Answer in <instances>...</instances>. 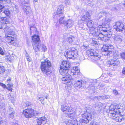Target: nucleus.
<instances>
[{
  "mask_svg": "<svg viewBox=\"0 0 125 125\" xmlns=\"http://www.w3.org/2000/svg\"><path fill=\"white\" fill-rule=\"evenodd\" d=\"M121 107L119 104L111 105L109 108V116L117 122H121L124 120V116L120 114L119 109Z\"/></svg>",
  "mask_w": 125,
  "mask_h": 125,
  "instance_id": "obj_1",
  "label": "nucleus"
},
{
  "mask_svg": "<svg viewBox=\"0 0 125 125\" xmlns=\"http://www.w3.org/2000/svg\"><path fill=\"white\" fill-rule=\"evenodd\" d=\"M87 23V26L90 28V31L91 33L93 35H95L97 33H98L100 31L99 30L100 29H102V30H103L104 31H109L110 30V27L108 24L102 26L99 25L98 27L94 28V27H93L94 24V22L92 20H89L88 21Z\"/></svg>",
  "mask_w": 125,
  "mask_h": 125,
  "instance_id": "obj_2",
  "label": "nucleus"
},
{
  "mask_svg": "<svg viewBox=\"0 0 125 125\" xmlns=\"http://www.w3.org/2000/svg\"><path fill=\"white\" fill-rule=\"evenodd\" d=\"M51 66L50 61L46 59H44L43 61L41 62V69L45 75H48L51 73V71L49 69Z\"/></svg>",
  "mask_w": 125,
  "mask_h": 125,
  "instance_id": "obj_3",
  "label": "nucleus"
},
{
  "mask_svg": "<svg viewBox=\"0 0 125 125\" xmlns=\"http://www.w3.org/2000/svg\"><path fill=\"white\" fill-rule=\"evenodd\" d=\"M82 115L83 118L80 120V122L81 123H88L89 120L93 118L94 116V114L92 112L89 113L87 111L84 114H82Z\"/></svg>",
  "mask_w": 125,
  "mask_h": 125,
  "instance_id": "obj_4",
  "label": "nucleus"
},
{
  "mask_svg": "<svg viewBox=\"0 0 125 125\" xmlns=\"http://www.w3.org/2000/svg\"><path fill=\"white\" fill-rule=\"evenodd\" d=\"M110 28H111V27ZM102 29H100L99 30L100 31L98 32V33H96L94 35L96 36L99 39L105 42L108 41L110 39L111 35L110 34L109 35L105 34L104 35L102 33H101L100 31H103L104 32H107L108 33V32H110L111 31V28L110 31H104L103 30H101Z\"/></svg>",
  "mask_w": 125,
  "mask_h": 125,
  "instance_id": "obj_5",
  "label": "nucleus"
},
{
  "mask_svg": "<svg viewBox=\"0 0 125 125\" xmlns=\"http://www.w3.org/2000/svg\"><path fill=\"white\" fill-rule=\"evenodd\" d=\"M77 51L74 48H72L68 50L64 53L65 56L67 58L71 59L73 57L76 58L78 54Z\"/></svg>",
  "mask_w": 125,
  "mask_h": 125,
  "instance_id": "obj_6",
  "label": "nucleus"
},
{
  "mask_svg": "<svg viewBox=\"0 0 125 125\" xmlns=\"http://www.w3.org/2000/svg\"><path fill=\"white\" fill-rule=\"evenodd\" d=\"M86 53L88 56L91 58V60L92 61L98 60L99 59L98 56V53L95 52L93 49L89 50L87 51Z\"/></svg>",
  "mask_w": 125,
  "mask_h": 125,
  "instance_id": "obj_7",
  "label": "nucleus"
},
{
  "mask_svg": "<svg viewBox=\"0 0 125 125\" xmlns=\"http://www.w3.org/2000/svg\"><path fill=\"white\" fill-rule=\"evenodd\" d=\"M32 40L33 49L35 52H37L39 50L37 45L39 44L38 42L40 40L39 37L37 35H34L32 36Z\"/></svg>",
  "mask_w": 125,
  "mask_h": 125,
  "instance_id": "obj_8",
  "label": "nucleus"
},
{
  "mask_svg": "<svg viewBox=\"0 0 125 125\" xmlns=\"http://www.w3.org/2000/svg\"><path fill=\"white\" fill-rule=\"evenodd\" d=\"M29 0H24L22 4L23 11L26 14L31 13L32 11L29 6Z\"/></svg>",
  "mask_w": 125,
  "mask_h": 125,
  "instance_id": "obj_9",
  "label": "nucleus"
},
{
  "mask_svg": "<svg viewBox=\"0 0 125 125\" xmlns=\"http://www.w3.org/2000/svg\"><path fill=\"white\" fill-rule=\"evenodd\" d=\"M15 36L14 32L13 31H10L9 30L6 33L5 37L7 38L8 42L13 43L14 42V40Z\"/></svg>",
  "mask_w": 125,
  "mask_h": 125,
  "instance_id": "obj_10",
  "label": "nucleus"
},
{
  "mask_svg": "<svg viewBox=\"0 0 125 125\" xmlns=\"http://www.w3.org/2000/svg\"><path fill=\"white\" fill-rule=\"evenodd\" d=\"M113 48V45H109L107 44L104 45L102 49L105 52L104 55L107 56L110 55V54L112 53V51Z\"/></svg>",
  "mask_w": 125,
  "mask_h": 125,
  "instance_id": "obj_11",
  "label": "nucleus"
},
{
  "mask_svg": "<svg viewBox=\"0 0 125 125\" xmlns=\"http://www.w3.org/2000/svg\"><path fill=\"white\" fill-rule=\"evenodd\" d=\"M9 20L6 17H0V29L5 28V30H7L9 28L5 27L6 24L9 23Z\"/></svg>",
  "mask_w": 125,
  "mask_h": 125,
  "instance_id": "obj_12",
  "label": "nucleus"
},
{
  "mask_svg": "<svg viewBox=\"0 0 125 125\" xmlns=\"http://www.w3.org/2000/svg\"><path fill=\"white\" fill-rule=\"evenodd\" d=\"M73 80V78L70 74L66 75L63 76L62 78V82L63 83L67 84L68 83H70V86L71 87L73 85L71 82Z\"/></svg>",
  "mask_w": 125,
  "mask_h": 125,
  "instance_id": "obj_13",
  "label": "nucleus"
},
{
  "mask_svg": "<svg viewBox=\"0 0 125 125\" xmlns=\"http://www.w3.org/2000/svg\"><path fill=\"white\" fill-rule=\"evenodd\" d=\"M23 113L26 117L31 118L34 115V110L32 109H27L23 111Z\"/></svg>",
  "mask_w": 125,
  "mask_h": 125,
  "instance_id": "obj_14",
  "label": "nucleus"
},
{
  "mask_svg": "<svg viewBox=\"0 0 125 125\" xmlns=\"http://www.w3.org/2000/svg\"><path fill=\"white\" fill-rule=\"evenodd\" d=\"M114 27L118 31H121L125 29L124 24L123 23L120 22H116L115 25H114Z\"/></svg>",
  "mask_w": 125,
  "mask_h": 125,
  "instance_id": "obj_15",
  "label": "nucleus"
},
{
  "mask_svg": "<svg viewBox=\"0 0 125 125\" xmlns=\"http://www.w3.org/2000/svg\"><path fill=\"white\" fill-rule=\"evenodd\" d=\"M60 125H78V123L75 120L67 119L61 123Z\"/></svg>",
  "mask_w": 125,
  "mask_h": 125,
  "instance_id": "obj_16",
  "label": "nucleus"
},
{
  "mask_svg": "<svg viewBox=\"0 0 125 125\" xmlns=\"http://www.w3.org/2000/svg\"><path fill=\"white\" fill-rule=\"evenodd\" d=\"M61 109L62 111L66 114L72 111L73 110L72 108L71 107L66 105H61Z\"/></svg>",
  "mask_w": 125,
  "mask_h": 125,
  "instance_id": "obj_17",
  "label": "nucleus"
},
{
  "mask_svg": "<svg viewBox=\"0 0 125 125\" xmlns=\"http://www.w3.org/2000/svg\"><path fill=\"white\" fill-rule=\"evenodd\" d=\"M113 39L114 40L115 42L117 43H120L122 40L123 37L122 36L118 35H115L113 37Z\"/></svg>",
  "mask_w": 125,
  "mask_h": 125,
  "instance_id": "obj_18",
  "label": "nucleus"
},
{
  "mask_svg": "<svg viewBox=\"0 0 125 125\" xmlns=\"http://www.w3.org/2000/svg\"><path fill=\"white\" fill-rule=\"evenodd\" d=\"M37 124L41 125L42 124H45L46 122V118L44 117H42L38 118L37 120Z\"/></svg>",
  "mask_w": 125,
  "mask_h": 125,
  "instance_id": "obj_19",
  "label": "nucleus"
},
{
  "mask_svg": "<svg viewBox=\"0 0 125 125\" xmlns=\"http://www.w3.org/2000/svg\"><path fill=\"white\" fill-rule=\"evenodd\" d=\"M76 115V113L75 112L73 111V110L71 112L69 113H67V114L66 115V116H68L71 118L73 119V120H75L77 121L75 118Z\"/></svg>",
  "mask_w": 125,
  "mask_h": 125,
  "instance_id": "obj_20",
  "label": "nucleus"
},
{
  "mask_svg": "<svg viewBox=\"0 0 125 125\" xmlns=\"http://www.w3.org/2000/svg\"><path fill=\"white\" fill-rule=\"evenodd\" d=\"M68 70L67 68H63L60 67L59 72L61 75L64 76L66 75L69 74L68 73Z\"/></svg>",
  "mask_w": 125,
  "mask_h": 125,
  "instance_id": "obj_21",
  "label": "nucleus"
},
{
  "mask_svg": "<svg viewBox=\"0 0 125 125\" xmlns=\"http://www.w3.org/2000/svg\"><path fill=\"white\" fill-rule=\"evenodd\" d=\"M90 16L89 12H87L86 14L84 15L82 18V21L85 22H87L90 20Z\"/></svg>",
  "mask_w": 125,
  "mask_h": 125,
  "instance_id": "obj_22",
  "label": "nucleus"
},
{
  "mask_svg": "<svg viewBox=\"0 0 125 125\" xmlns=\"http://www.w3.org/2000/svg\"><path fill=\"white\" fill-rule=\"evenodd\" d=\"M73 21L71 19H69L66 21L65 25L67 28L72 27L73 24Z\"/></svg>",
  "mask_w": 125,
  "mask_h": 125,
  "instance_id": "obj_23",
  "label": "nucleus"
},
{
  "mask_svg": "<svg viewBox=\"0 0 125 125\" xmlns=\"http://www.w3.org/2000/svg\"><path fill=\"white\" fill-rule=\"evenodd\" d=\"M70 64L69 62H67L66 61H63L60 67L67 68L68 69L70 67Z\"/></svg>",
  "mask_w": 125,
  "mask_h": 125,
  "instance_id": "obj_24",
  "label": "nucleus"
},
{
  "mask_svg": "<svg viewBox=\"0 0 125 125\" xmlns=\"http://www.w3.org/2000/svg\"><path fill=\"white\" fill-rule=\"evenodd\" d=\"M37 46L39 48V50L37 52L41 50L42 51L45 52L47 50V48L46 46L44 44H39L37 45Z\"/></svg>",
  "mask_w": 125,
  "mask_h": 125,
  "instance_id": "obj_25",
  "label": "nucleus"
},
{
  "mask_svg": "<svg viewBox=\"0 0 125 125\" xmlns=\"http://www.w3.org/2000/svg\"><path fill=\"white\" fill-rule=\"evenodd\" d=\"M82 81L78 80L76 81L74 84V86L75 88H80L81 87L82 85Z\"/></svg>",
  "mask_w": 125,
  "mask_h": 125,
  "instance_id": "obj_26",
  "label": "nucleus"
},
{
  "mask_svg": "<svg viewBox=\"0 0 125 125\" xmlns=\"http://www.w3.org/2000/svg\"><path fill=\"white\" fill-rule=\"evenodd\" d=\"M78 68V67L74 66L71 70V72L73 73V75H75L76 73L80 72V70Z\"/></svg>",
  "mask_w": 125,
  "mask_h": 125,
  "instance_id": "obj_27",
  "label": "nucleus"
},
{
  "mask_svg": "<svg viewBox=\"0 0 125 125\" xmlns=\"http://www.w3.org/2000/svg\"><path fill=\"white\" fill-rule=\"evenodd\" d=\"M118 62L116 60H110L108 62V64L109 65L115 66L117 64Z\"/></svg>",
  "mask_w": 125,
  "mask_h": 125,
  "instance_id": "obj_28",
  "label": "nucleus"
},
{
  "mask_svg": "<svg viewBox=\"0 0 125 125\" xmlns=\"http://www.w3.org/2000/svg\"><path fill=\"white\" fill-rule=\"evenodd\" d=\"M8 112H11V114H9V117L10 118H11L12 119H13L14 117L15 113L13 111V108H10Z\"/></svg>",
  "mask_w": 125,
  "mask_h": 125,
  "instance_id": "obj_29",
  "label": "nucleus"
},
{
  "mask_svg": "<svg viewBox=\"0 0 125 125\" xmlns=\"http://www.w3.org/2000/svg\"><path fill=\"white\" fill-rule=\"evenodd\" d=\"M103 24H107L109 23L111 21V20L108 18L107 17L104 18L103 19Z\"/></svg>",
  "mask_w": 125,
  "mask_h": 125,
  "instance_id": "obj_30",
  "label": "nucleus"
},
{
  "mask_svg": "<svg viewBox=\"0 0 125 125\" xmlns=\"http://www.w3.org/2000/svg\"><path fill=\"white\" fill-rule=\"evenodd\" d=\"M3 12L8 17H9L10 16V11L8 9L5 10Z\"/></svg>",
  "mask_w": 125,
  "mask_h": 125,
  "instance_id": "obj_31",
  "label": "nucleus"
},
{
  "mask_svg": "<svg viewBox=\"0 0 125 125\" xmlns=\"http://www.w3.org/2000/svg\"><path fill=\"white\" fill-rule=\"evenodd\" d=\"M59 22L60 24H64L65 25V23L66 22L65 21L64 17L61 18L59 19Z\"/></svg>",
  "mask_w": 125,
  "mask_h": 125,
  "instance_id": "obj_32",
  "label": "nucleus"
},
{
  "mask_svg": "<svg viewBox=\"0 0 125 125\" xmlns=\"http://www.w3.org/2000/svg\"><path fill=\"white\" fill-rule=\"evenodd\" d=\"M7 85L8 87L7 88V89L9 91H12V88L13 86V84H8Z\"/></svg>",
  "mask_w": 125,
  "mask_h": 125,
  "instance_id": "obj_33",
  "label": "nucleus"
},
{
  "mask_svg": "<svg viewBox=\"0 0 125 125\" xmlns=\"http://www.w3.org/2000/svg\"><path fill=\"white\" fill-rule=\"evenodd\" d=\"M6 121L3 120L0 117V125H6Z\"/></svg>",
  "mask_w": 125,
  "mask_h": 125,
  "instance_id": "obj_34",
  "label": "nucleus"
},
{
  "mask_svg": "<svg viewBox=\"0 0 125 125\" xmlns=\"http://www.w3.org/2000/svg\"><path fill=\"white\" fill-rule=\"evenodd\" d=\"M37 99L40 101L42 104H43L44 100V98L43 97H37Z\"/></svg>",
  "mask_w": 125,
  "mask_h": 125,
  "instance_id": "obj_35",
  "label": "nucleus"
},
{
  "mask_svg": "<svg viewBox=\"0 0 125 125\" xmlns=\"http://www.w3.org/2000/svg\"><path fill=\"white\" fill-rule=\"evenodd\" d=\"M5 108V105L4 104L0 102V110H4Z\"/></svg>",
  "mask_w": 125,
  "mask_h": 125,
  "instance_id": "obj_36",
  "label": "nucleus"
},
{
  "mask_svg": "<svg viewBox=\"0 0 125 125\" xmlns=\"http://www.w3.org/2000/svg\"><path fill=\"white\" fill-rule=\"evenodd\" d=\"M64 3L66 5H70L71 4L70 0H65L64 1Z\"/></svg>",
  "mask_w": 125,
  "mask_h": 125,
  "instance_id": "obj_37",
  "label": "nucleus"
},
{
  "mask_svg": "<svg viewBox=\"0 0 125 125\" xmlns=\"http://www.w3.org/2000/svg\"><path fill=\"white\" fill-rule=\"evenodd\" d=\"M5 70L4 67L1 66H0V73H2L4 72Z\"/></svg>",
  "mask_w": 125,
  "mask_h": 125,
  "instance_id": "obj_38",
  "label": "nucleus"
},
{
  "mask_svg": "<svg viewBox=\"0 0 125 125\" xmlns=\"http://www.w3.org/2000/svg\"><path fill=\"white\" fill-rule=\"evenodd\" d=\"M63 9V6L62 5H60L58 8V12H58L59 10H61L62 11V10Z\"/></svg>",
  "mask_w": 125,
  "mask_h": 125,
  "instance_id": "obj_39",
  "label": "nucleus"
},
{
  "mask_svg": "<svg viewBox=\"0 0 125 125\" xmlns=\"http://www.w3.org/2000/svg\"><path fill=\"white\" fill-rule=\"evenodd\" d=\"M12 7L13 8V10L16 11H17L18 8L17 5H15L14 4L12 5Z\"/></svg>",
  "mask_w": 125,
  "mask_h": 125,
  "instance_id": "obj_40",
  "label": "nucleus"
},
{
  "mask_svg": "<svg viewBox=\"0 0 125 125\" xmlns=\"http://www.w3.org/2000/svg\"><path fill=\"white\" fill-rule=\"evenodd\" d=\"M90 124V125H100L98 123L93 121H92Z\"/></svg>",
  "mask_w": 125,
  "mask_h": 125,
  "instance_id": "obj_41",
  "label": "nucleus"
},
{
  "mask_svg": "<svg viewBox=\"0 0 125 125\" xmlns=\"http://www.w3.org/2000/svg\"><path fill=\"white\" fill-rule=\"evenodd\" d=\"M106 95H104L102 96H98L96 97L97 98V99H100L101 98L102 99H105L106 98Z\"/></svg>",
  "mask_w": 125,
  "mask_h": 125,
  "instance_id": "obj_42",
  "label": "nucleus"
},
{
  "mask_svg": "<svg viewBox=\"0 0 125 125\" xmlns=\"http://www.w3.org/2000/svg\"><path fill=\"white\" fill-rule=\"evenodd\" d=\"M58 12H58V10L56 12V13L57 14V15L58 16H60L62 15V11L61 10H59Z\"/></svg>",
  "mask_w": 125,
  "mask_h": 125,
  "instance_id": "obj_43",
  "label": "nucleus"
},
{
  "mask_svg": "<svg viewBox=\"0 0 125 125\" xmlns=\"http://www.w3.org/2000/svg\"><path fill=\"white\" fill-rule=\"evenodd\" d=\"M121 58L124 59H125V53L124 52L120 54Z\"/></svg>",
  "mask_w": 125,
  "mask_h": 125,
  "instance_id": "obj_44",
  "label": "nucleus"
},
{
  "mask_svg": "<svg viewBox=\"0 0 125 125\" xmlns=\"http://www.w3.org/2000/svg\"><path fill=\"white\" fill-rule=\"evenodd\" d=\"M113 92L114 94L115 95H116L118 94V92L117 91L115 90H113Z\"/></svg>",
  "mask_w": 125,
  "mask_h": 125,
  "instance_id": "obj_45",
  "label": "nucleus"
},
{
  "mask_svg": "<svg viewBox=\"0 0 125 125\" xmlns=\"http://www.w3.org/2000/svg\"><path fill=\"white\" fill-rule=\"evenodd\" d=\"M0 85L1 86L4 88H6V86L5 84L0 82Z\"/></svg>",
  "mask_w": 125,
  "mask_h": 125,
  "instance_id": "obj_46",
  "label": "nucleus"
},
{
  "mask_svg": "<svg viewBox=\"0 0 125 125\" xmlns=\"http://www.w3.org/2000/svg\"><path fill=\"white\" fill-rule=\"evenodd\" d=\"M30 103L28 102H25V103L24 104V105L27 107H28V106H29V105H30Z\"/></svg>",
  "mask_w": 125,
  "mask_h": 125,
  "instance_id": "obj_47",
  "label": "nucleus"
},
{
  "mask_svg": "<svg viewBox=\"0 0 125 125\" xmlns=\"http://www.w3.org/2000/svg\"><path fill=\"white\" fill-rule=\"evenodd\" d=\"M26 58L27 60L29 62H30L31 61V58L29 56H26Z\"/></svg>",
  "mask_w": 125,
  "mask_h": 125,
  "instance_id": "obj_48",
  "label": "nucleus"
},
{
  "mask_svg": "<svg viewBox=\"0 0 125 125\" xmlns=\"http://www.w3.org/2000/svg\"><path fill=\"white\" fill-rule=\"evenodd\" d=\"M4 98H3V95L0 94V102L2 101V100H4Z\"/></svg>",
  "mask_w": 125,
  "mask_h": 125,
  "instance_id": "obj_49",
  "label": "nucleus"
},
{
  "mask_svg": "<svg viewBox=\"0 0 125 125\" xmlns=\"http://www.w3.org/2000/svg\"><path fill=\"white\" fill-rule=\"evenodd\" d=\"M0 53L2 55H3L4 52L1 48L0 47Z\"/></svg>",
  "mask_w": 125,
  "mask_h": 125,
  "instance_id": "obj_50",
  "label": "nucleus"
},
{
  "mask_svg": "<svg viewBox=\"0 0 125 125\" xmlns=\"http://www.w3.org/2000/svg\"><path fill=\"white\" fill-rule=\"evenodd\" d=\"M0 1H4L8 3H10V0H0Z\"/></svg>",
  "mask_w": 125,
  "mask_h": 125,
  "instance_id": "obj_51",
  "label": "nucleus"
},
{
  "mask_svg": "<svg viewBox=\"0 0 125 125\" xmlns=\"http://www.w3.org/2000/svg\"><path fill=\"white\" fill-rule=\"evenodd\" d=\"M105 12H101L100 13H99V15L100 16H103V15L104 14Z\"/></svg>",
  "mask_w": 125,
  "mask_h": 125,
  "instance_id": "obj_52",
  "label": "nucleus"
},
{
  "mask_svg": "<svg viewBox=\"0 0 125 125\" xmlns=\"http://www.w3.org/2000/svg\"><path fill=\"white\" fill-rule=\"evenodd\" d=\"M122 72L123 74H125V67L123 68Z\"/></svg>",
  "mask_w": 125,
  "mask_h": 125,
  "instance_id": "obj_53",
  "label": "nucleus"
},
{
  "mask_svg": "<svg viewBox=\"0 0 125 125\" xmlns=\"http://www.w3.org/2000/svg\"><path fill=\"white\" fill-rule=\"evenodd\" d=\"M68 39L70 42H73V39L72 38L70 37L68 38Z\"/></svg>",
  "mask_w": 125,
  "mask_h": 125,
  "instance_id": "obj_54",
  "label": "nucleus"
},
{
  "mask_svg": "<svg viewBox=\"0 0 125 125\" xmlns=\"http://www.w3.org/2000/svg\"><path fill=\"white\" fill-rule=\"evenodd\" d=\"M112 10L114 11H116L117 9L116 7H114L113 8Z\"/></svg>",
  "mask_w": 125,
  "mask_h": 125,
  "instance_id": "obj_55",
  "label": "nucleus"
},
{
  "mask_svg": "<svg viewBox=\"0 0 125 125\" xmlns=\"http://www.w3.org/2000/svg\"><path fill=\"white\" fill-rule=\"evenodd\" d=\"M12 125H18L17 123H12Z\"/></svg>",
  "mask_w": 125,
  "mask_h": 125,
  "instance_id": "obj_56",
  "label": "nucleus"
},
{
  "mask_svg": "<svg viewBox=\"0 0 125 125\" xmlns=\"http://www.w3.org/2000/svg\"><path fill=\"white\" fill-rule=\"evenodd\" d=\"M106 98H105V99H107L108 98L110 97L109 96V95H106Z\"/></svg>",
  "mask_w": 125,
  "mask_h": 125,
  "instance_id": "obj_57",
  "label": "nucleus"
},
{
  "mask_svg": "<svg viewBox=\"0 0 125 125\" xmlns=\"http://www.w3.org/2000/svg\"><path fill=\"white\" fill-rule=\"evenodd\" d=\"M116 0H110L111 2H113L115 1Z\"/></svg>",
  "mask_w": 125,
  "mask_h": 125,
  "instance_id": "obj_58",
  "label": "nucleus"
},
{
  "mask_svg": "<svg viewBox=\"0 0 125 125\" xmlns=\"http://www.w3.org/2000/svg\"><path fill=\"white\" fill-rule=\"evenodd\" d=\"M48 95L47 94L46 95V96H45V98H46V99H47V97H48Z\"/></svg>",
  "mask_w": 125,
  "mask_h": 125,
  "instance_id": "obj_59",
  "label": "nucleus"
},
{
  "mask_svg": "<svg viewBox=\"0 0 125 125\" xmlns=\"http://www.w3.org/2000/svg\"><path fill=\"white\" fill-rule=\"evenodd\" d=\"M108 74L110 76H111L112 75V74H111L110 73H108Z\"/></svg>",
  "mask_w": 125,
  "mask_h": 125,
  "instance_id": "obj_60",
  "label": "nucleus"
},
{
  "mask_svg": "<svg viewBox=\"0 0 125 125\" xmlns=\"http://www.w3.org/2000/svg\"><path fill=\"white\" fill-rule=\"evenodd\" d=\"M38 0H33L34 2H36Z\"/></svg>",
  "mask_w": 125,
  "mask_h": 125,
  "instance_id": "obj_61",
  "label": "nucleus"
},
{
  "mask_svg": "<svg viewBox=\"0 0 125 125\" xmlns=\"http://www.w3.org/2000/svg\"><path fill=\"white\" fill-rule=\"evenodd\" d=\"M10 79H9V80L8 79L7 80V81L8 82V81H10Z\"/></svg>",
  "mask_w": 125,
  "mask_h": 125,
  "instance_id": "obj_62",
  "label": "nucleus"
},
{
  "mask_svg": "<svg viewBox=\"0 0 125 125\" xmlns=\"http://www.w3.org/2000/svg\"><path fill=\"white\" fill-rule=\"evenodd\" d=\"M124 4L125 5V1H124Z\"/></svg>",
  "mask_w": 125,
  "mask_h": 125,
  "instance_id": "obj_63",
  "label": "nucleus"
},
{
  "mask_svg": "<svg viewBox=\"0 0 125 125\" xmlns=\"http://www.w3.org/2000/svg\"><path fill=\"white\" fill-rule=\"evenodd\" d=\"M94 43H95V44H96V42H94Z\"/></svg>",
  "mask_w": 125,
  "mask_h": 125,
  "instance_id": "obj_64",
  "label": "nucleus"
}]
</instances>
